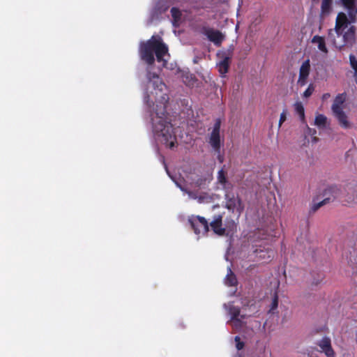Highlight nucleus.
Segmentation results:
<instances>
[{"instance_id":"nucleus-1","label":"nucleus","mask_w":357,"mask_h":357,"mask_svg":"<svg viewBox=\"0 0 357 357\" xmlns=\"http://www.w3.org/2000/svg\"><path fill=\"white\" fill-rule=\"evenodd\" d=\"M149 89L151 90L148 96L147 102L155 105V115L152 117L153 130L158 137L169 148L174 146L175 135L174 129L165 113L166 106L169 100L167 88L160 77L155 74L149 73Z\"/></svg>"},{"instance_id":"nucleus-2","label":"nucleus","mask_w":357,"mask_h":357,"mask_svg":"<svg viewBox=\"0 0 357 357\" xmlns=\"http://www.w3.org/2000/svg\"><path fill=\"white\" fill-rule=\"evenodd\" d=\"M139 52L142 59L149 65L154 63L153 53L155 54L158 61L162 62V66H165L167 59L169 57L167 45L160 38L155 36L141 44Z\"/></svg>"},{"instance_id":"nucleus-3","label":"nucleus","mask_w":357,"mask_h":357,"mask_svg":"<svg viewBox=\"0 0 357 357\" xmlns=\"http://www.w3.org/2000/svg\"><path fill=\"white\" fill-rule=\"evenodd\" d=\"M211 181V177L199 176L192 174L188 176L189 185L192 190H188L180 187L181 190L188 194L190 199L197 200L198 203H209L212 202L213 197L208 192L203 191L206 188Z\"/></svg>"},{"instance_id":"nucleus-4","label":"nucleus","mask_w":357,"mask_h":357,"mask_svg":"<svg viewBox=\"0 0 357 357\" xmlns=\"http://www.w3.org/2000/svg\"><path fill=\"white\" fill-rule=\"evenodd\" d=\"M345 8L349 10L348 16L343 12L337 14L335 20V24L334 29H330L328 31L329 38L331 40L334 38V33L342 31L349 26L351 24L355 22L356 17L354 10H352L355 0H340Z\"/></svg>"},{"instance_id":"nucleus-5","label":"nucleus","mask_w":357,"mask_h":357,"mask_svg":"<svg viewBox=\"0 0 357 357\" xmlns=\"http://www.w3.org/2000/svg\"><path fill=\"white\" fill-rule=\"evenodd\" d=\"M335 33L342 38V40L340 42L336 41L333 38L331 39V41L336 47L341 49L344 46L352 45L354 43L356 36V29L354 26H351Z\"/></svg>"},{"instance_id":"nucleus-6","label":"nucleus","mask_w":357,"mask_h":357,"mask_svg":"<svg viewBox=\"0 0 357 357\" xmlns=\"http://www.w3.org/2000/svg\"><path fill=\"white\" fill-rule=\"evenodd\" d=\"M224 307L228 310V312L230 315V319L228 323H229L234 329H241L245 324L244 319L246 318V316L240 314L238 307L231 305H227L226 304L224 305Z\"/></svg>"},{"instance_id":"nucleus-7","label":"nucleus","mask_w":357,"mask_h":357,"mask_svg":"<svg viewBox=\"0 0 357 357\" xmlns=\"http://www.w3.org/2000/svg\"><path fill=\"white\" fill-rule=\"evenodd\" d=\"M189 222L196 234H205L208 230V225L206 220L199 215H192Z\"/></svg>"},{"instance_id":"nucleus-8","label":"nucleus","mask_w":357,"mask_h":357,"mask_svg":"<svg viewBox=\"0 0 357 357\" xmlns=\"http://www.w3.org/2000/svg\"><path fill=\"white\" fill-rule=\"evenodd\" d=\"M226 208L239 215L243 210V205L238 196L227 195L226 197Z\"/></svg>"},{"instance_id":"nucleus-9","label":"nucleus","mask_w":357,"mask_h":357,"mask_svg":"<svg viewBox=\"0 0 357 357\" xmlns=\"http://www.w3.org/2000/svg\"><path fill=\"white\" fill-rule=\"evenodd\" d=\"M340 195V189L338 187L335 185L329 186L328 187L325 191L324 195L326 197V198L319 203H317L314 208L315 209L319 208L320 206H323L326 203H327L329 200H331L332 198H336Z\"/></svg>"},{"instance_id":"nucleus-10","label":"nucleus","mask_w":357,"mask_h":357,"mask_svg":"<svg viewBox=\"0 0 357 357\" xmlns=\"http://www.w3.org/2000/svg\"><path fill=\"white\" fill-rule=\"evenodd\" d=\"M310 73V63L307 59L303 62L299 69V76L298 79V84L304 86L307 83V77Z\"/></svg>"},{"instance_id":"nucleus-11","label":"nucleus","mask_w":357,"mask_h":357,"mask_svg":"<svg viewBox=\"0 0 357 357\" xmlns=\"http://www.w3.org/2000/svg\"><path fill=\"white\" fill-rule=\"evenodd\" d=\"M207 38L215 45H219L225 39V36L219 31L208 29L205 31Z\"/></svg>"},{"instance_id":"nucleus-12","label":"nucleus","mask_w":357,"mask_h":357,"mask_svg":"<svg viewBox=\"0 0 357 357\" xmlns=\"http://www.w3.org/2000/svg\"><path fill=\"white\" fill-rule=\"evenodd\" d=\"M335 118L337 119L339 125L344 128L349 129L352 126L351 122L349 121L347 114L344 112V110H341L335 113H333Z\"/></svg>"},{"instance_id":"nucleus-13","label":"nucleus","mask_w":357,"mask_h":357,"mask_svg":"<svg viewBox=\"0 0 357 357\" xmlns=\"http://www.w3.org/2000/svg\"><path fill=\"white\" fill-rule=\"evenodd\" d=\"M220 56V61L217 64L219 73L224 76L228 71V68L230 61V56L225 53L218 54Z\"/></svg>"},{"instance_id":"nucleus-14","label":"nucleus","mask_w":357,"mask_h":357,"mask_svg":"<svg viewBox=\"0 0 357 357\" xmlns=\"http://www.w3.org/2000/svg\"><path fill=\"white\" fill-rule=\"evenodd\" d=\"M319 346L327 357H335V353L331 347L330 339L327 337L323 338L319 341Z\"/></svg>"},{"instance_id":"nucleus-15","label":"nucleus","mask_w":357,"mask_h":357,"mask_svg":"<svg viewBox=\"0 0 357 357\" xmlns=\"http://www.w3.org/2000/svg\"><path fill=\"white\" fill-rule=\"evenodd\" d=\"M210 144L214 149H218L220 144V123H217L211 132L210 137Z\"/></svg>"},{"instance_id":"nucleus-16","label":"nucleus","mask_w":357,"mask_h":357,"mask_svg":"<svg viewBox=\"0 0 357 357\" xmlns=\"http://www.w3.org/2000/svg\"><path fill=\"white\" fill-rule=\"evenodd\" d=\"M346 100V95L344 93L338 94L334 99L331 107L332 112L335 113L341 110H344V104Z\"/></svg>"},{"instance_id":"nucleus-17","label":"nucleus","mask_w":357,"mask_h":357,"mask_svg":"<svg viewBox=\"0 0 357 357\" xmlns=\"http://www.w3.org/2000/svg\"><path fill=\"white\" fill-rule=\"evenodd\" d=\"M211 227L214 233L221 236L225 233V228L222 226V216L217 215L214 217L213 221L211 222Z\"/></svg>"},{"instance_id":"nucleus-18","label":"nucleus","mask_w":357,"mask_h":357,"mask_svg":"<svg viewBox=\"0 0 357 357\" xmlns=\"http://www.w3.org/2000/svg\"><path fill=\"white\" fill-rule=\"evenodd\" d=\"M314 124L319 129H324L329 125V121L325 115L317 114L314 118Z\"/></svg>"},{"instance_id":"nucleus-19","label":"nucleus","mask_w":357,"mask_h":357,"mask_svg":"<svg viewBox=\"0 0 357 357\" xmlns=\"http://www.w3.org/2000/svg\"><path fill=\"white\" fill-rule=\"evenodd\" d=\"M345 201L349 204L357 203V187L349 188L346 197Z\"/></svg>"},{"instance_id":"nucleus-20","label":"nucleus","mask_w":357,"mask_h":357,"mask_svg":"<svg viewBox=\"0 0 357 357\" xmlns=\"http://www.w3.org/2000/svg\"><path fill=\"white\" fill-rule=\"evenodd\" d=\"M312 42L313 43L317 45L318 49L320 51H321V52H323L324 53H327L328 52V50L326 48L324 39L322 37L319 36H315L312 38Z\"/></svg>"},{"instance_id":"nucleus-21","label":"nucleus","mask_w":357,"mask_h":357,"mask_svg":"<svg viewBox=\"0 0 357 357\" xmlns=\"http://www.w3.org/2000/svg\"><path fill=\"white\" fill-rule=\"evenodd\" d=\"M225 283L229 287H234L237 284V280L234 274L231 272V269H228L227 274L225 279Z\"/></svg>"},{"instance_id":"nucleus-22","label":"nucleus","mask_w":357,"mask_h":357,"mask_svg":"<svg viewBox=\"0 0 357 357\" xmlns=\"http://www.w3.org/2000/svg\"><path fill=\"white\" fill-rule=\"evenodd\" d=\"M294 109L302 122H305V109L303 104L301 102H297L294 104Z\"/></svg>"},{"instance_id":"nucleus-23","label":"nucleus","mask_w":357,"mask_h":357,"mask_svg":"<svg viewBox=\"0 0 357 357\" xmlns=\"http://www.w3.org/2000/svg\"><path fill=\"white\" fill-rule=\"evenodd\" d=\"M349 63L351 68L354 70V77L357 84V59L352 54L349 55Z\"/></svg>"},{"instance_id":"nucleus-24","label":"nucleus","mask_w":357,"mask_h":357,"mask_svg":"<svg viewBox=\"0 0 357 357\" xmlns=\"http://www.w3.org/2000/svg\"><path fill=\"white\" fill-rule=\"evenodd\" d=\"M217 178H218V181L220 184L225 185V183H227V178H226L225 172H224L223 169H220V171H218Z\"/></svg>"},{"instance_id":"nucleus-25","label":"nucleus","mask_w":357,"mask_h":357,"mask_svg":"<svg viewBox=\"0 0 357 357\" xmlns=\"http://www.w3.org/2000/svg\"><path fill=\"white\" fill-rule=\"evenodd\" d=\"M306 135H310L312 139L311 141L312 143H316L317 142V138L314 136L316 134V130L310 128L307 126H306Z\"/></svg>"},{"instance_id":"nucleus-26","label":"nucleus","mask_w":357,"mask_h":357,"mask_svg":"<svg viewBox=\"0 0 357 357\" xmlns=\"http://www.w3.org/2000/svg\"><path fill=\"white\" fill-rule=\"evenodd\" d=\"M331 2L328 1V0L322 1L321 10L323 13H329L331 10Z\"/></svg>"},{"instance_id":"nucleus-27","label":"nucleus","mask_w":357,"mask_h":357,"mask_svg":"<svg viewBox=\"0 0 357 357\" xmlns=\"http://www.w3.org/2000/svg\"><path fill=\"white\" fill-rule=\"evenodd\" d=\"M278 305V296L277 295V293H275L272 298L270 310L273 312L275 310L277 309Z\"/></svg>"},{"instance_id":"nucleus-28","label":"nucleus","mask_w":357,"mask_h":357,"mask_svg":"<svg viewBox=\"0 0 357 357\" xmlns=\"http://www.w3.org/2000/svg\"><path fill=\"white\" fill-rule=\"evenodd\" d=\"M314 90V86L312 84H310L307 88V89L303 92V96L304 98L310 97L312 94Z\"/></svg>"},{"instance_id":"nucleus-29","label":"nucleus","mask_w":357,"mask_h":357,"mask_svg":"<svg viewBox=\"0 0 357 357\" xmlns=\"http://www.w3.org/2000/svg\"><path fill=\"white\" fill-rule=\"evenodd\" d=\"M287 115V111L286 109L283 110V112L280 114L278 127L280 128L282 124L286 121Z\"/></svg>"},{"instance_id":"nucleus-30","label":"nucleus","mask_w":357,"mask_h":357,"mask_svg":"<svg viewBox=\"0 0 357 357\" xmlns=\"http://www.w3.org/2000/svg\"><path fill=\"white\" fill-rule=\"evenodd\" d=\"M235 342H236V347L238 350H241L243 347V343L241 342L240 337L238 336H236L235 337Z\"/></svg>"},{"instance_id":"nucleus-31","label":"nucleus","mask_w":357,"mask_h":357,"mask_svg":"<svg viewBox=\"0 0 357 357\" xmlns=\"http://www.w3.org/2000/svg\"><path fill=\"white\" fill-rule=\"evenodd\" d=\"M171 13H172V15L174 17L175 20L178 18V17L180 15V12H179L178 10H177L176 8H173L171 10Z\"/></svg>"},{"instance_id":"nucleus-32","label":"nucleus","mask_w":357,"mask_h":357,"mask_svg":"<svg viewBox=\"0 0 357 357\" xmlns=\"http://www.w3.org/2000/svg\"><path fill=\"white\" fill-rule=\"evenodd\" d=\"M330 95L328 93H326L323 96V98H327L328 97H329Z\"/></svg>"},{"instance_id":"nucleus-33","label":"nucleus","mask_w":357,"mask_h":357,"mask_svg":"<svg viewBox=\"0 0 357 357\" xmlns=\"http://www.w3.org/2000/svg\"><path fill=\"white\" fill-rule=\"evenodd\" d=\"M354 13H355V15L357 14V10H356V12Z\"/></svg>"}]
</instances>
